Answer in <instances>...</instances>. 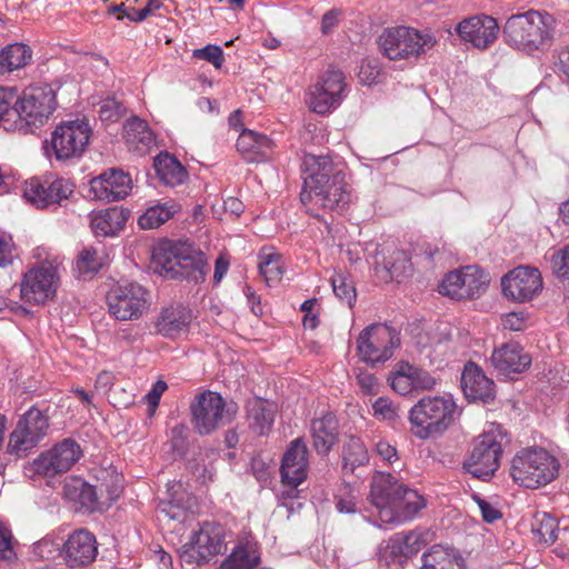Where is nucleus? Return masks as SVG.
<instances>
[{
    "label": "nucleus",
    "instance_id": "e2e57ef3",
    "mask_svg": "<svg viewBox=\"0 0 569 569\" xmlns=\"http://www.w3.org/2000/svg\"><path fill=\"white\" fill-rule=\"evenodd\" d=\"M168 386L163 380H158L146 395V401L148 406L154 410L160 401L162 393L167 390Z\"/></svg>",
    "mask_w": 569,
    "mask_h": 569
},
{
    "label": "nucleus",
    "instance_id": "79ce46f5",
    "mask_svg": "<svg viewBox=\"0 0 569 569\" xmlns=\"http://www.w3.org/2000/svg\"><path fill=\"white\" fill-rule=\"evenodd\" d=\"M106 256L101 248H83L74 262V272L78 277L92 278L103 267Z\"/></svg>",
    "mask_w": 569,
    "mask_h": 569
},
{
    "label": "nucleus",
    "instance_id": "cd10ccee",
    "mask_svg": "<svg viewBox=\"0 0 569 569\" xmlns=\"http://www.w3.org/2000/svg\"><path fill=\"white\" fill-rule=\"evenodd\" d=\"M237 150L247 162L259 163L269 160L274 151V142L268 136L250 129H241L237 139Z\"/></svg>",
    "mask_w": 569,
    "mask_h": 569
},
{
    "label": "nucleus",
    "instance_id": "4d7b16f0",
    "mask_svg": "<svg viewBox=\"0 0 569 569\" xmlns=\"http://www.w3.org/2000/svg\"><path fill=\"white\" fill-rule=\"evenodd\" d=\"M502 326L510 331H523L528 326V317L522 311H512L502 316Z\"/></svg>",
    "mask_w": 569,
    "mask_h": 569
},
{
    "label": "nucleus",
    "instance_id": "412c9836",
    "mask_svg": "<svg viewBox=\"0 0 569 569\" xmlns=\"http://www.w3.org/2000/svg\"><path fill=\"white\" fill-rule=\"evenodd\" d=\"M501 287L506 298L526 302L542 290V278L537 268L520 266L501 278Z\"/></svg>",
    "mask_w": 569,
    "mask_h": 569
},
{
    "label": "nucleus",
    "instance_id": "4be33fe9",
    "mask_svg": "<svg viewBox=\"0 0 569 569\" xmlns=\"http://www.w3.org/2000/svg\"><path fill=\"white\" fill-rule=\"evenodd\" d=\"M308 455L309 450L301 438L290 442L280 466L281 479L284 485L297 488L307 479L309 471Z\"/></svg>",
    "mask_w": 569,
    "mask_h": 569
},
{
    "label": "nucleus",
    "instance_id": "338daca9",
    "mask_svg": "<svg viewBox=\"0 0 569 569\" xmlns=\"http://www.w3.org/2000/svg\"><path fill=\"white\" fill-rule=\"evenodd\" d=\"M556 68L569 81V46L559 51Z\"/></svg>",
    "mask_w": 569,
    "mask_h": 569
},
{
    "label": "nucleus",
    "instance_id": "9b49d317",
    "mask_svg": "<svg viewBox=\"0 0 569 569\" xmlns=\"http://www.w3.org/2000/svg\"><path fill=\"white\" fill-rule=\"evenodd\" d=\"M59 282L58 267L50 262H42L23 273L20 282V297L29 305H44L56 297Z\"/></svg>",
    "mask_w": 569,
    "mask_h": 569
},
{
    "label": "nucleus",
    "instance_id": "5fc2aeb1",
    "mask_svg": "<svg viewBox=\"0 0 569 569\" xmlns=\"http://www.w3.org/2000/svg\"><path fill=\"white\" fill-rule=\"evenodd\" d=\"M192 57L208 61L217 69H220L224 61L223 50L216 44H207L203 48L194 49Z\"/></svg>",
    "mask_w": 569,
    "mask_h": 569
},
{
    "label": "nucleus",
    "instance_id": "b1692460",
    "mask_svg": "<svg viewBox=\"0 0 569 569\" xmlns=\"http://www.w3.org/2000/svg\"><path fill=\"white\" fill-rule=\"evenodd\" d=\"M74 191V184L67 179H56L50 183H41L38 180H31L27 183L23 197L37 208H46L51 204H58L68 199Z\"/></svg>",
    "mask_w": 569,
    "mask_h": 569
},
{
    "label": "nucleus",
    "instance_id": "c85d7f7f",
    "mask_svg": "<svg viewBox=\"0 0 569 569\" xmlns=\"http://www.w3.org/2000/svg\"><path fill=\"white\" fill-rule=\"evenodd\" d=\"M461 388L469 400L489 402L495 397L493 381L473 362H468L463 368Z\"/></svg>",
    "mask_w": 569,
    "mask_h": 569
},
{
    "label": "nucleus",
    "instance_id": "bf43d9fd",
    "mask_svg": "<svg viewBox=\"0 0 569 569\" xmlns=\"http://www.w3.org/2000/svg\"><path fill=\"white\" fill-rule=\"evenodd\" d=\"M13 555L12 532L0 519V559H10Z\"/></svg>",
    "mask_w": 569,
    "mask_h": 569
},
{
    "label": "nucleus",
    "instance_id": "ddd939ff",
    "mask_svg": "<svg viewBox=\"0 0 569 569\" xmlns=\"http://www.w3.org/2000/svg\"><path fill=\"white\" fill-rule=\"evenodd\" d=\"M49 418L36 406L30 407L20 416L14 430L11 432L8 451L17 457H24L47 435Z\"/></svg>",
    "mask_w": 569,
    "mask_h": 569
},
{
    "label": "nucleus",
    "instance_id": "680f3d73",
    "mask_svg": "<svg viewBox=\"0 0 569 569\" xmlns=\"http://www.w3.org/2000/svg\"><path fill=\"white\" fill-rule=\"evenodd\" d=\"M187 426L178 423L170 429L169 437L172 449L179 450L184 446L187 439Z\"/></svg>",
    "mask_w": 569,
    "mask_h": 569
},
{
    "label": "nucleus",
    "instance_id": "3c124183",
    "mask_svg": "<svg viewBox=\"0 0 569 569\" xmlns=\"http://www.w3.org/2000/svg\"><path fill=\"white\" fill-rule=\"evenodd\" d=\"M405 369L410 372L413 391L431 390L436 387L437 380L427 370L412 366L409 362L405 363Z\"/></svg>",
    "mask_w": 569,
    "mask_h": 569
},
{
    "label": "nucleus",
    "instance_id": "8fccbe9b",
    "mask_svg": "<svg viewBox=\"0 0 569 569\" xmlns=\"http://www.w3.org/2000/svg\"><path fill=\"white\" fill-rule=\"evenodd\" d=\"M331 284L338 299L351 307L356 301V289L350 281L342 274H336L331 278Z\"/></svg>",
    "mask_w": 569,
    "mask_h": 569
},
{
    "label": "nucleus",
    "instance_id": "f3484780",
    "mask_svg": "<svg viewBox=\"0 0 569 569\" xmlns=\"http://www.w3.org/2000/svg\"><path fill=\"white\" fill-rule=\"evenodd\" d=\"M190 411L194 430L207 436L223 423L226 401L220 393L207 390L194 397Z\"/></svg>",
    "mask_w": 569,
    "mask_h": 569
},
{
    "label": "nucleus",
    "instance_id": "7ed1b4c3",
    "mask_svg": "<svg viewBox=\"0 0 569 569\" xmlns=\"http://www.w3.org/2000/svg\"><path fill=\"white\" fill-rule=\"evenodd\" d=\"M556 19L546 11L528 10L509 17L502 32L506 42L525 52L543 51L552 41Z\"/></svg>",
    "mask_w": 569,
    "mask_h": 569
},
{
    "label": "nucleus",
    "instance_id": "f03ea898",
    "mask_svg": "<svg viewBox=\"0 0 569 569\" xmlns=\"http://www.w3.org/2000/svg\"><path fill=\"white\" fill-rule=\"evenodd\" d=\"M370 487V500L378 511L376 525L379 528L410 521L427 507V499L421 493L390 473L377 472Z\"/></svg>",
    "mask_w": 569,
    "mask_h": 569
},
{
    "label": "nucleus",
    "instance_id": "c03bdc74",
    "mask_svg": "<svg viewBox=\"0 0 569 569\" xmlns=\"http://www.w3.org/2000/svg\"><path fill=\"white\" fill-rule=\"evenodd\" d=\"M343 470L353 472L357 467L369 462V453L363 441L359 437H350L342 448Z\"/></svg>",
    "mask_w": 569,
    "mask_h": 569
},
{
    "label": "nucleus",
    "instance_id": "c756f323",
    "mask_svg": "<svg viewBox=\"0 0 569 569\" xmlns=\"http://www.w3.org/2000/svg\"><path fill=\"white\" fill-rule=\"evenodd\" d=\"M492 366L502 373H521L531 365V357L517 342H507L491 355Z\"/></svg>",
    "mask_w": 569,
    "mask_h": 569
},
{
    "label": "nucleus",
    "instance_id": "f704fd0d",
    "mask_svg": "<svg viewBox=\"0 0 569 569\" xmlns=\"http://www.w3.org/2000/svg\"><path fill=\"white\" fill-rule=\"evenodd\" d=\"M190 321V310L182 306H170L161 310L156 328L163 337L173 338L186 331Z\"/></svg>",
    "mask_w": 569,
    "mask_h": 569
},
{
    "label": "nucleus",
    "instance_id": "dca6fc26",
    "mask_svg": "<svg viewBox=\"0 0 569 569\" xmlns=\"http://www.w3.org/2000/svg\"><path fill=\"white\" fill-rule=\"evenodd\" d=\"M119 486H112L107 490V497L103 500L102 488L100 492L94 486L80 478H73L63 486L64 497L74 503L76 509L83 513H92L107 509L120 495Z\"/></svg>",
    "mask_w": 569,
    "mask_h": 569
},
{
    "label": "nucleus",
    "instance_id": "473e14b6",
    "mask_svg": "<svg viewBox=\"0 0 569 569\" xmlns=\"http://www.w3.org/2000/svg\"><path fill=\"white\" fill-rule=\"evenodd\" d=\"M128 220V214L122 208L112 207L106 210L92 211L89 214V224L96 237H113Z\"/></svg>",
    "mask_w": 569,
    "mask_h": 569
},
{
    "label": "nucleus",
    "instance_id": "a878e982",
    "mask_svg": "<svg viewBox=\"0 0 569 569\" xmlns=\"http://www.w3.org/2000/svg\"><path fill=\"white\" fill-rule=\"evenodd\" d=\"M131 178L122 170L111 169L90 181V193L97 200L113 202L126 198L131 190Z\"/></svg>",
    "mask_w": 569,
    "mask_h": 569
},
{
    "label": "nucleus",
    "instance_id": "a19ab883",
    "mask_svg": "<svg viewBox=\"0 0 569 569\" xmlns=\"http://www.w3.org/2000/svg\"><path fill=\"white\" fill-rule=\"evenodd\" d=\"M180 210L181 206L174 200H169L163 203L159 202L149 207L144 213L139 217L138 223L142 229H156L171 219Z\"/></svg>",
    "mask_w": 569,
    "mask_h": 569
},
{
    "label": "nucleus",
    "instance_id": "2f4dec72",
    "mask_svg": "<svg viewBox=\"0 0 569 569\" xmlns=\"http://www.w3.org/2000/svg\"><path fill=\"white\" fill-rule=\"evenodd\" d=\"M276 405L262 398H252L247 401V421L250 430L259 436L268 435L273 426Z\"/></svg>",
    "mask_w": 569,
    "mask_h": 569
},
{
    "label": "nucleus",
    "instance_id": "aec40b11",
    "mask_svg": "<svg viewBox=\"0 0 569 569\" xmlns=\"http://www.w3.org/2000/svg\"><path fill=\"white\" fill-rule=\"evenodd\" d=\"M82 457L80 445L73 439H63L51 449L42 452L34 461V470L44 476L53 477L67 472Z\"/></svg>",
    "mask_w": 569,
    "mask_h": 569
},
{
    "label": "nucleus",
    "instance_id": "58836bf2",
    "mask_svg": "<svg viewBox=\"0 0 569 569\" xmlns=\"http://www.w3.org/2000/svg\"><path fill=\"white\" fill-rule=\"evenodd\" d=\"M420 569H462V558L450 547L433 546L422 555Z\"/></svg>",
    "mask_w": 569,
    "mask_h": 569
},
{
    "label": "nucleus",
    "instance_id": "de8ad7c7",
    "mask_svg": "<svg viewBox=\"0 0 569 569\" xmlns=\"http://www.w3.org/2000/svg\"><path fill=\"white\" fill-rule=\"evenodd\" d=\"M405 363H398L388 379L391 388L401 396H407L413 391V382L410 372L405 369Z\"/></svg>",
    "mask_w": 569,
    "mask_h": 569
},
{
    "label": "nucleus",
    "instance_id": "4468645a",
    "mask_svg": "<svg viewBox=\"0 0 569 569\" xmlns=\"http://www.w3.org/2000/svg\"><path fill=\"white\" fill-rule=\"evenodd\" d=\"M91 128L84 120H70L59 123L50 137V147L58 160L80 157L86 150Z\"/></svg>",
    "mask_w": 569,
    "mask_h": 569
},
{
    "label": "nucleus",
    "instance_id": "ea45409f",
    "mask_svg": "<svg viewBox=\"0 0 569 569\" xmlns=\"http://www.w3.org/2000/svg\"><path fill=\"white\" fill-rule=\"evenodd\" d=\"M154 169L160 181L170 187L182 184L188 179L183 166L167 152L156 157Z\"/></svg>",
    "mask_w": 569,
    "mask_h": 569
},
{
    "label": "nucleus",
    "instance_id": "37998d69",
    "mask_svg": "<svg viewBox=\"0 0 569 569\" xmlns=\"http://www.w3.org/2000/svg\"><path fill=\"white\" fill-rule=\"evenodd\" d=\"M31 60V50L23 43H12L0 51V72L23 68Z\"/></svg>",
    "mask_w": 569,
    "mask_h": 569
},
{
    "label": "nucleus",
    "instance_id": "a18cd8bd",
    "mask_svg": "<svg viewBox=\"0 0 569 569\" xmlns=\"http://www.w3.org/2000/svg\"><path fill=\"white\" fill-rule=\"evenodd\" d=\"M532 533L543 543H553L558 538L557 519L547 512H538L532 523Z\"/></svg>",
    "mask_w": 569,
    "mask_h": 569
},
{
    "label": "nucleus",
    "instance_id": "20e7f679",
    "mask_svg": "<svg viewBox=\"0 0 569 569\" xmlns=\"http://www.w3.org/2000/svg\"><path fill=\"white\" fill-rule=\"evenodd\" d=\"M457 405L451 396H426L408 415L411 433L420 439H436L453 423Z\"/></svg>",
    "mask_w": 569,
    "mask_h": 569
},
{
    "label": "nucleus",
    "instance_id": "7c9ffc66",
    "mask_svg": "<svg viewBox=\"0 0 569 569\" xmlns=\"http://www.w3.org/2000/svg\"><path fill=\"white\" fill-rule=\"evenodd\" d=\"M261 563L258 542L251 537L239 539L232 551L216 569H256Z\"/></svg>",
    "mask_w": 569,
    "mask_h": 569
},
{
    "label": "nucleus",
    "instance_id": "9d476101",
    "mask_svg": "<svg viewBox=\"0 0 569 569\" xmlns=\"http://www.w3.org/2000/svg\"><path fill=\"white\" fill-rule=\"evenodd\" d=\"M57 107L56 91L49 84H33L17 96L16 111L28 126H43Z\"/></svg>",
    "mask_w": 569,
    "mask_h": 569
},
{
    "label": "nucleus",
    "instance_id": "49530a36",
    "mask_svg": "<svg viewBox=\"0 0 569 569\" xmlns=\"http://www.w3.org/2000/svg\"><path fill=\"white\" fill-rule=\"evenodd\" d=\"M259 271L268 286H272L273 283L278 282L283 273L281 268V257L274 253L261 257L259 262Z\"/></svg>",
    "mask_w": 569,
    "mask_h": 569
},
{
    "label": "nucleus",
    "instance_id": "6e6552de",
    "mask_svg": "<svg viewBox=\"0 0 569 569\" xmlns=\"http://www.w3.org/2000/svg\"><path fill=\"white\" fill-rule=\"evenodd\" d=\"M226 529L217 522L206 521L183 545L181 559L187 563L204 565L226 551Z\"/></svg>",
    "mask_w": 569,
    "mask_h": 569
},
{
    "label": "nucleus",
    "instance_id": "bb28decb",
    "mask_svg": "<svg viewBox=\"0 0 569 569\" xmlns=\"http://www.w3.org/2000/svg\"><path fill=\"white\" fill-rule=\"evenodd\" d=\"M178 252L177 279L184 278L193 282H202L210 270L206 254L186 242H180Z\"/></svg>",
    "mask_w": 569,
    "mask_h": 569
},
{
    "label": "nucleus",
    "instance_id": "69168bd1",
    "mask_svg": "<svg viewBox=\"0 0 569 569\" xmlns=\"http://www.w3.org/2000/svg\"><path fill=\"white\" fill-rule=\"evenodd\" d=\"M150 559L158 566L159 569H172V558L162 548L152 551Z\"/></svg>",
    "mask_w": 569,
    "mask_h": 569
},
{
    "label": "nucleus",
    "instance_id": "f257e3e1",
    "mask_svg": "<svg viewBox=\"0 0 569 569\" xmlns=\"http://www.w3.org/2000/svg\"><path fill=\"white\" fill-rule=\"evenodd\" d=\"M303 190L300 199L303 204H312L327 210L342 209L351 199L345 174L328 156L307 153L302 160Z\"/></svg>",
    "mask_w": 569,
    "mask_h": 569
},
{
    "label": "nucleus",
    "instance_id": "5701e85b",
    "mask_svg": "<svg viewBox=\"0 0 569 569\" xmlns=\"http://www.w3.org/2000/svg\"><path fill=\"white\" fill-rule=\"evenodd\" d=\"M457 32L465 42L471 43L477 49H486L496 41L499 26L495 18L478 14L459 22Z\"/></svg>",
    "mask_w": 569,
    "mask_h": 569
},
{
    "label": "nucleus",
    "instance_id": "2eb2a0df",
    "mask_svg": "<svg viewBox=\"0 0 569 569\" xmlns=\"http://www.w3.org/2000/svg\"><path fill=\"white\" fill-rule=\"evenodd\" d=\"M489 281V274L478 266H466L446 274L439 291L456 300L473 299L487 289Z\"/></svg>",
    "mask_w": 569,
    "mask_h": 569
},
{
    "label": "nucleus",
    "instance_id": "0e129e2a",
    "mask_svg": "<svg viewBox=\"0 0 569 569\" xmlns=\"http://www.w3.org/2000/svg\"><path fill=\"white\" fill-rule=\"evenodd\" d=\"M375 451L379 457L388 462H391L397 458V449L383 439H379L375 443Z\"/></svg>",
    "mask_w": 569,
    "mask_h": 569
},
{
    "label": "nucleus",
    "instance_id": "423d86ee",
    "mask_svg": "<svg viewBox=\"0 0 569 569\" xmlns=\"http://www.w3.org/2000/svg\"><path fill=\"white\" fill-rule=\"evenodd\" d=\"M506 437L501 425L491 422L486 426L473 443V448L463 462L465 470L472 477L487 480L500 466L502 441Z\"/></svg>",
    "mask_w": 569,
    "mask_h": 569
},
{
    "label": "nucleus",
    "instance_id": "774afa93",
    "mask_svg": "<svg viewBox=\"0 0 569 569\" xmlns=\"http://www.w3.org/2000/svg\"><path fill=\"white\" fill-rule=\"evenodd\" d=\"M229 259L224 254H220L214 262L213 280L219 283L229 270Z\"/></svg>",
    "mask_w": 569,
    "mask_h": 569
},
{
    "label": "nucleus",
    "instance_id": "c9c22d12",
    "mask_svg": "<svg viewBox=\"0 0 569 569\" xmlns=\"http://www.w3.org/2000/svg\"><path fill=\"white\" fill-rule=\"evenodd\" d=\"M123 138L129 149L143 154L154 144V134L147 121L131 117L123 126Z\"/></svg>",
    "mask_w": 569,
    "mask_h": 569
},
{
    "label": "nucleus",
    "instance_id": "0eeeda50",
    "mask_svg": "<svg viewBox=\"0 0 569 569\" xmlns=\"http://www.w3.org/2000/svg\"><path fill=\"white\" fill-rule=\"evenodd\" d=\"M378 44L388 59L407 60L426 53L436 44V39L430 31L401 26L383 30Z\"/></svg>",
    "mask_w": 569,
    "mask_h": 569
},
{
    "label": "nucleus",
    "instance_id": "6ab92c4d",
    "mask_svg": "<svg viewBox=\"0 0 569 569\" xmlns=\"http://www.w3.org/2000/svg\"><path fill=\"white\" fill-rule=\"evenodd\" d=\"M343 90V73L333 69L328 70L316 84L310 87L307 103L318 114L329 113L340 104Z\"/></svg>",
    "mask_w": 569,
    "mask_h": 569
},
{
    "label": "nucleus",
    "instance_id": "1a4fd4ad",
    "mask_svg": "<svg viewBox=\"0 0 569 569\" xmlns=\"http://www.w3.org/2000/svg\"><path fill=\"white\" fill-rule=\"evenodd\" d=\"M400 346L399 333L385 323L366 327L357 339V355L366 363L376 365L389 360Z\"/></svg>",
    "mask_w": 569,
    "mask_h": 569
},
{
    "label": "nucleus",
    "instance_id": "e433bc0d",
    "mask_svg": "<svg viewBox=\"0 0 569 569\" xmlns=\"http://www.w3.org/2000/svg\"><path fill=\"white\" fill-rule=\"evenodd\" d=\"M180 242L163 241L152 250L154 271L170 279H177L178 251Z\"/></svg>",
    "mask_w": 569,
    "mask_h": 569
},
{
    "label": "nucleus",
    "instance_id": "f8f14e48",
    "mask_svg": "<svg viewBox=\"0 0 569 569\" xmlns=\"http://www.w3.org/2000/svg\"><path fill=\"white\" fill-rule=\"evenodd\" d=\"M109 313L119 321L140 319L149 309V293L137 282L119 284L107 295Z\"/></svg>",
    "mask_w": 569,
    "mask_h": 569
},
{
    "label": "nucleus",
    "instance_id": "39448f33",
    "mask_svg": "<svg viewBox=\"0 0 569 569\" xmlns=\"http://www.w3.org/2000/svg\"><path fill=\"white\" fill-rule=\"evenodd\" d=\"M559 472V461L542 448L521 449L512 458L510 476L513 481L528 489L550 483Z\"/></svg>",
    "mask_w": 569,
    "mask_h": 569
},
{
    "label": "nucleus",
    "instance_id": "72a5a7b5",
    "mask_svg": "<svg viewBox=\"0 0 569 569\" xmlns=\"http://www.w3.org/2000/svg\"><path fill=\"white\" fill-rule=\"evenodd\" d=\"M310 432L315 450L325 456L338 441V421L332 413H326L312 420Z\"/></svg>",
    "mask_w": 569,
    "mask_h": 569
},
{
    "label": "nucleus",
    "instance_id": "4c0bfd02",
    "mask_svg": "<svg viewBox=\"0 0 569 569\" xmlns=\"http://www.w3.org/2000/svg\"><path fill=\"white\" fill-rule=\"evenodd\" d=\"M376 266H382L392 279H399L411 272L412 266L408 253L403 250L383 247L375 257Z\"/></svg>",
    "mask_w": 569,
    "mask_h": 569
},
{
    "label": "nucleus",
    "instance_id": "a211bd4d",
    "mask_svg": "<svg viewBox=\"0 0 569 569\" xmlns=\"http://www.w3.org/2000/svg\"><path fill=\"white\" fill-rule=\"evenodd\" d=\"M423 543L416 531L398 532L378 547V561L388 569H401L410 557L418 553Z\"/></svg>",
    "mask_w": 569,
    "mask_h": 569
},
{
    "label": "nucleus",
    "instance_id": "393cba45",
    "mask_svg": "<svg viewBox=\"0 0 569 569\" xmlns=\"http://www.w3.org/2000/svg\"><path fill=\"white\" fill-rule=\"evenodd\" d=\"M98 547L94 536L86 529L72 532L63 543L61 555L70 568L90 565L97 557Z\"/></svg>",
    "mask_w": 569,
    "mask_h": 569
},
{
    "label": "nucleus",
    "instance_id": "09e8293b",
    "mask_svg": "<svg viewBox=\"0 0 569 569\" xmlns=\"http://www.w3.org/2000/svg\"><path fill=\"white\" fill-rule=\"evenodd\" d=\"M126 112L124 106L114 98H107L100 101L98 114L102 122H117Z\"/></svg>",
    "mask_w": 569,
    "mask_h": 569
},
{
    "label": "nucleus",
    "instance_id": "052dcab7",
    "mask_svg": "<svg viewBox=\"0 0 569 569\" xmlns=\"http://www.w3.org/2000/svg\"><path fill=\"white\" fill-rule=\"evenodd\" d=\"M357 380L365 393H377L379 385L377 378L372 373L368 371H359L357 375Z\"/></svg>",
    "mask_w": 569,
    "mask_h": 569
},
{
    "label": "nucleus",
    "instance_id": "6e6d98bb",
    "mask_svg": "<svg viewBox=\"0 0 569 569\" xmlns=\"http://www.w3.org/2000/svg\"><path fill=\"white\" fill-rule=\"evenodd\" d=\"M472 499L477 503L485 522L492 523L502 517L501 511L497 507L479 495H473Z\"/></svg>",
    "mask_w": 569,
    "mask_h": 569
},
{
    "label": "nucleus",
    "instance_id": "13d9d810",
    "mask_svg": "<svg viewBox=\"0 0 569 569\" xmlns=\"http://www.w3.org/2000/svg\"><path fill=\"white\" fill-rule=\"evenodd\" d=\"M17 89L13 87H0V121L16 108Z\"/></svg>",
    "mask_w": 569,
    "mask_h": 569
},
{
    "label": "nucleus",
    "instance_id": "864d4df0",
    "mask_svg": "<svg viewBox=\"0 0 569 569\" xmlns=\"http://www.w3.org/2000/svg\"><path fill=\"white\" fill-rule=\"evenodd\" d=\"M550 264L557 278L569 281V244L552 253Z\"/></svg>",
    "mask_w": 569,
    "mask_h": 569
},
{
    "label": "nucleus",
    "instance_id": "603ef678",
    "mask_svg": "<svg viewBox=\"0 0 569 569\" xmlns=\"http://www.w3.org/2000/svg\"><path fill=\"white\" fill-rule=\"evenodd\" d=\"M373 416L380 420L393 422L399 418V408L389 398L379 397L372 403Z\"/></svg>",
    "mask_w": 569,
    "mask_h": 569
}]
</instances>
